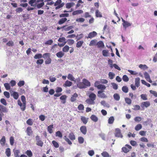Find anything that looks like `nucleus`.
Returning <instances> with one entry per match:
<instances>
[{
	"instance_id": "63",
	"label": "nucleus",
	"mask_w": 157,
	"mask_h": 157,
	"mask_svg": "<svg viewBox=\"0 0 157 157\" xmlns=\"http://www.w3.org/2000/svg\"><path fill=\"white\" fill-rule=\"evenodd\" d=\"M141 98L144 100H147V95L146 94H142L140 95Z\"/></svg>"
},
{
	"instance_id": "7",
	"label": "nucleus",
	"mask_w": 157,
	"mask_h": 157,
	"mask_svg": "<svg viewBox=\"0 0 157 157\" xmlns=\"http://www.w3.org/2000/svg\"><path fill=\"white\" fill-rule=\"evenodd\" d=\"M81 132L84 135H86L87 132V129L85 126H81L80 129Z\"/></svg>"
},
{
	"instance_id": "5",
	"label": "nucleus",
	"mask_w": 157,
	"mask_h": 157,
	"mask_svg": "<svg viewBox=\"0 0 157 157\" xmlns=\"http://www.w3.org/2000/svg\"><path fill=\"white\" fill-rule=\"evenodd\" d=\"M97 35V33L95 31H93L89 33L88 36L86 37L87 38L91 39L95 36Z\"/></svg>"
},
{
	"instance_id": "23",
	"label": "nucleus",
	"mask_w": 157,
	"mask_h": 157,
	"mask_svg": "<svg viewBox=\"0 0 157 157\" xmlns=\"http://www.w3.org/2000/svg\"><path fill=\"white\" fill-rule=\"evenodd\" d=\"M139 67L141 69H143L144 70H145L148 68V67L145 64H140L139 66Z\"/></svg>"
},
{
	"instance_id": "18",
	"label": "nucleus",
	"mask_w": 157,
	"mask_h": 157,
	"mask_svg": "<svg viewBox=\"0 0 157 157\" xmlns=\"http://www.w3.org/2000/svg\"><path fill=\"white\" fill-rule=\"evenodd\" d=\"M96 45L98 48H103L104 46V43L103 41H100L96 44Z\"/></svg>"
},
{
	"instance_id": "30",
	"label": "nucleus",
	"mask_w": 157,
	"mask_h": 157,
	"mask_svg": "<svg viewBox=\"0 0 157 157\" xmlns=\"http://www.w3.org/2000/svg\"><path fill=\"white\" fill-rule=\"evenodd\" d=\"M53 128V125L51 124L48 127V131L51 134L53 132L52 128Z\"/></svg>"
},
{
	"instance_id": "55",
	"label": "nucleus",
	"mask_w": 157,
	"mask_h": 157,
	"mask_svg": "<svg viewBox=\"0 0 157 157\" xmlns=\"http://www.w3.org/2000/svg\"><path fill=\"white\" fill-rule=\"evenodd\" d=\"M111 85L114 89L116 90L118 89V86L117 84L114 82H111Z\"/></svg>"
},
{
	"instance_id": "28",
	"label": "nucleus",
	"mask_w": 157,
	"mask_h": 157,
	"mask_svg": "<svg viewBox=\"0 0 157 157\" xmlns=\"http://www.w3.org/2000/svg\"><path fill=\"white\" fill-rule=\"evenodd\" d=\"M113 97L114 99L117 101H118L120 99V96L118 94L116 93L114 94Z\"/></svg>"
},
{
	"instance_id": "58",
	"label": "nucleus",
	"mask_w": 157,
	"mask_h": 157,
	"mask_svg": "<svg viewBox=\"0 0 157 157\" xmlns=\"http://www.w3.org/2000/svg\"><path fill=\"white\" fill-rule=\"evenodd\" d=\"M21 100L23 102V103L25 105H26V101L25 97L24 95H22L21 96Z\"/></svg>"
},
{
	"instance_id": "8",
	"label": "nucleus",
	"mask_w": 157,
	"mask_h": 157,
	"mask_svg": "<svg viewBox=\"0 0 157 157\" xmlns=\"http://www.w3.org/2000/svg\"><path fill=\"white\" fill-rule=\"evenodd\" d=\"M82 83L85 86L86 88L87 86H90V82L85 78H84L82 80Z\"/></svg>"
},
{
	"instance_id": "6",
	"label": "nucleus",
	"mask_w": 157,
	"mask_h": 157,
	"mask_svg": "<svg viewBox=\"0 0 157 157\" xmlns=\"http://www.w3.org/2000/svg\"><path fill=\"white\" fill-rule=\"evenodd\" d=\"M17 104L18 105L20 106L21 109L22 111H24L25 110V108H26V105H25L24 106V104H23H23L21 102V101L18 100L17 101Z\"/></svg>"
},
{
	"instance_id": "26",
	"label": "nucleus",
	"mask_w": 157,
	"mask_h": 157,
	"mask_svg": "<svg viewBox=\"0 0 157 157\" xmlns=\"http://www.w3.org/2000/svg\"><path fill=\"white\" fill-rule=\"evenodd\" d=\"M90 119L94 122H97L98 120V118L94 115H92L90 117Z\"/></svg>"
},
{
	"instance_id": "27",
	"label": "nucleus",
	"mask_w": 157,
	"mask_h": 157,
	"mask_svg": "<svg viewBox=\"0 0 157 157\" xmlns=\"http://www.w3.org/2000/svg\"><path fill=\"white\" fill-rule=\"evenodd\" d=\"M106 87L104 85L100 84L98 86V89L99 90H105V89Z\"/></svg>"
},
{
	"instance_id": "21",
	"label": "nucleus",
	"mask_w": 157,
	"mask_h": 157,
	"mask_svg": "<svg viewBox=\"0 0 157 157\" xmlns=\"http://www.w3.org/2000/svg\"><path fill=\"white\" fill-rule=\"evenodd\" d=\"M64 55V53L62 51H60L56 54V56L59 58H61L63 57Z\"/></svg>"
},
{
	"instance_id": "56",
	"label": "nucleus",
	"mask_w": 157,
	"mask_h": 157,
	"mask_svg": "<svg viewBox=\"0 0 157 157\" xmlns=\"http://www.w3.org/2000/svg\"><path fill=\"white\" fill-rule=\"evenodd\" d=\"M25 153L29 157H32L33 155L32 153L30 150H27Z\"/></svg>"
},
{
	"instance_id": "42",
	"label": "nucleus",
	"mask_w": 157,
	"mask_h": 157,
	"mask_svg": "<svg viewBox=\"0 0 157 157\" xmlns=\"http://www.w3.org/2000/svg\"><path fill=\"white\" fill-rule=\"evenodd\" d=\"M78 143L80 144H82L83 143L84 141V139L81 136H79L78 137Z\"/></svg>"
},
{
	"instance_id": "12",
	"label": "nucleus",
	"mask_w": 157,
	"mask_h": 157,
	"mask_svg": "<svg viewBox=\"0 0 157 157\" xmlns=\"http://www.w3.org/2000/svg\"><path fill=\"white\" fill-rule=\"evenodd\" d=\"M83 13V11L82 10H78L73 11L72 14L73 15H76L82 13Z\"/></svg>"
},
{
	"instance_id": "17",
	"label": "nucleus",
	"mask_w": 157,
	"mask_h": 157,
	"mask_svg": "<svg viewBox=\"0 0 157 157\" xmlns=\"http://www.w3.org/2000/svg\"><path fill=\"white\" fill-rule=\"evenodd\" d=\"M86 102L89 105H94L95 104L94 101L90 98L87 99L86 101Z\"/></svg>"
},
{
	"instance_id": "22",
	"label": "nucleus",
	"mask_w": 157,
	"mask_h": 157,
	"mask_svg": "<svg viewBox=\"0 0 157 157\" xmlns=\"http://www.w3.org/2000/svg\"><path fill=\"white\" fill-rule=\"evenodd\" d=\"M83 43V41L82 40H80L78 41L76 44V47L77 48H79L81 47Z\"/></svg>"
},
{
	"instance_id": "24",
	"label": "nucleus",
	"mask_w": 157,
	"mask_h": 157,
	"mask_svg": "<svg viewBox=\"0 0 157 157\" xmlns=\"http://www.w3.org/2000/svg\"><path fill=\"white\" fill-rule=\"evenodd\" d=\"M66 98L67 96L66 95H63L60 97V99L62 100V102L63 104H64L66 102Z\"/></svg>"
},
{
	"instance_id": "45",
	"label": "nucleus",
	"mask_w": 157,
	"mask_h": 157,
	"mask_svg": "<svg viewBox=\"0 0 157 157\" xmlns=\"http://www.w3.org/2000/svg\"><path fill=\"white\" fill-rule=\"evenodd\" d=\"M115 76V74L112 72H109V77L110 79H113Z\"/></svg>"
},
{
	"instance_id": "2",
	"label": "nucleus",
	"mask_w": 157,
	"mask_h": 157,
	"mask_svg": "<svg viewBox=\"0 0 157 157\" xmlns=\"http://www.w3.org/2000/svg\"><path fill=\"white\" fill-rule=\"evenodd\" d=\"M150 103L149 101H146L141 103L140 106L143 109L147 108L150 105Z\"/></svg>"
},
{
	"instance_id": "36",
	"label": "nucleus",
	"mask_w": 157,
	"mask_h": 157,
	"mask_svg": "<svg viewBox=\"0 0 157 157\" xmlns=\"http://www.w3.org/2000/svg\"><path fill=\"white\" fill-rule=\"evenodd\" d=\"M101 155L103 157H111V156H110L108 153L106 151L103 152Z\"/></svg>"
},
{
	"instance_id": "40",
	"label": "nucleus",
	"mask_w": 157,
	"mask_h": 157,
	"mask_svg": "<svg viewBox=\"0 0 157 157\" xmlns=\"http://www.w3.org/2000/svg\"><path fill=\"white\" fill-rule=\"evenodd\" d=\"M42 57V56L40 53H38L36 54L34 57L35 59H40Z\"/></svg>"
},
{
	"instance_id": "16",
	"label": "nucleus",
	"mask_w": 157,
	"mask_h": 157,
	"mask_svg": "<svg viewBox=\"0 0 157 157\" xmlns=\"http://www.w3.org/2000/svg\"><path fill=\"white\" fill-rule=\"evenodd\" d=\"M0 108H1V110L4 113H7L8 110L7 108L2 105H0Z\"/></svg>"
},
{
	"instance_id": "52",
	"label": "nucleus",
	"mask_w": 157,
	"mask_h": 157,
	"mask_svg": "<svg viewBox=\"0 0 157 157\" xmlns=\"http://www.w3.org/2000/svg\"><path fill=\"white\" fill-rule=\"evenodd\" d=\"M36 0H31L29 2V4L32 6H35L36 4H33L36 2Z\"/></svg>"
},
{
	"instance_id": "64",
	"label": "nucleus",
	"mask_w": 157,
	"mask_h": 157,
	"mask_svg": "<svg viewBox=\"0 0 157 157\" xmlns=\"http://www.w3.org/2000/svg\"><path fill=\"white\" fill-rule=\"evenodd\" d=\"M65 40L66 39L64 37L59 38L58 40V41L60 42H62V43L64 42H66Z\"/></svg>"
},
{
	"instance_id": "15",
	"label": "nucleus",
	"mask_w": 157,
	"mask_h": 157,
	"mask_svg": "<svg viewBox=\"0 0 157 157\" xmlns=\"http://www.w3.org/2000/svg\"><path fill=\"white\" fill-rule=\"evenodd\" d=\"M75 4V3L73 2H68L66 4V6L67 8L69 9L73 6Z\"/></svg>"
},
{
	"instance_id": "44",
	"label": "nucleus",
	"mask_w": 157,
	"mask_h": 157,
	"mask_svg": "<svg viewBox=\"0 0 157 157\" xmlns=\"http://www.w3.org/2000/svg\"><path fill=\"white\" fill-rule=\"evenodd\" d=\"M142 126L141 124H139L137 125L135 127V129L136 131H138L141 129Z\"/></svg>"
},
{
	"instance_id": "19",
	"label": "nucleus",
	"mask_w": 157,
	"mask_h": 157,
	"mask_svg": "<svg viewBox=\"0 0 157 157\" xmlns=\"http://www.w3.org/2000/svg\"><path fill=\"white\" fill-rule=\"evenodd\" d=\"M77 85V87L80 89L85 88L86 87L84 85L83 83L81 82L78 83Z\"/></svg>"
},
{
	"instance_id": "13",
	"label": "nucleus",
	"mask_w": 157,
	"mask_h": 157,
	"mask_svg": "<svg viewBox=\"0 0 157 157\" xmlns=\"http://www.w3.org/2000/svg\"><path fill=\"white\" fill-rule=\"evenodd\" d=\"M140 79L139 78H135V85L137 87H138L140 86Z\"/></svg>"
},
{
	"instance_id": "9",
	"label": "nucleus",
	"mask_w": 157,
	"mask_h": 157,
	"mask_svg": "<svg viewBox=\"0 0 157 157\" xmlns=\"http://www.w3.org/2000/svg\"><path fill=\"white\" fill-rule=\"evenodd\" d=\"M78 96V94L76 93H75L74 94L72 95L71 97V102H73L75 101L76 99V98Z\"/></svg>"
},
{
	"instance_id": "34",
	"label": "nucleus",
	"mask_w": 157,
	"mask_h": 157,
	"mask_svg": "<svg viewBox=\"0 0 157 157\" xmlns=\"http://www.w3.org/2000/svg\"><path fill=\"white\" fill-rule=\"evenodd\" d=\"M81 120L84 124H86L88 122V118H86L84 117H81Z\"/></svg>"
},
{
	"instance_id": "39",
	"label": "nucleus",
	"mask_w": 157,
	"mask_h": 157,
	"mask_svg": "<svg viewBox=\"0 0 157 157\" xmlns=\"http://www.w3.org/2000/svg\"><path fill=\"white\" fill-rule=\"evenodd\" d=\"M5 142L6 139L5 137L3 136L0 140V143L2 146H4L5 145Z\"/></svg>"
},
{
	"instance_id": "10",
	"label": "nucleus",
	"mask_w": 157,
	"mask_h": 157,
	"mask_svg": "<svg viewBox=\"0 0 157 157\" xmlns=\"http://www.w3.org/2000/svg\"><path fill=\"white\" fill-rule=\"evenodd\" d=\"M26 132L29 136H30L32 135V131L31 127H28L26 129Z\"/></svg>"
},
{
	"instance_id": "20",
	"label": "nucleus",
	"mask_w": 157,
	"mask_h": 157,
	"mask_svg": "<svg viewBox=\"0 0 157 157\" xmlns=\"http://www.w3.org/2000/svg\"><path fill=\"white\" fill-rule=\"evenodd\" d=\"M67 78L68 79L71 81L75 82V78L71 74H69L68 75Z\"/></svg>"
},
{
	"instance_id": "4",
	"label": "nucleus",
	"mask_w": 157,
	"mask_h": 157,
	"mask_svg": "<svg viewBox=\"0 0 157 157\" xmlns=\"http://www.w3.org/2000/svg\"><path fill=\"white\" fill-rule=\"evenodd\" d=\"M103 90H99L98 91V96L100 98H105L107 97V96L104 93H103L104 92Z\"/></svg>"
},
{
	"instance_id": "50",
	"label": "nucleus",
	"mask_w": 157,
	"mask_h": 157,
	"mask_svg": "<svg viewBox=\"0 0 157 157\" xmlns=\"http://www.w3.org/2000/svg\"><path fill=\"white\" fill-rule=\"evenodd\" d=\"M69 49V47L68 45L65 46L63 48L62 50L63 52H68Z\"/></svg>"
},
{
	"instance_id": "35",
	"label": "nucleus",
	"mask_w": 157,
	"mask_h": 157,
	"mask_svg": "<svg viewBox=\"0 0 157 157\" xmlns=\"http://www.w3.org/2000/svg\"><path fill=\"white\" fill-rule=\"evenodd\" d=\"M63 30L66 31H69L73 28L72 26L67 27L66 26H63Z\"/></svg>"
},
{
	"instance_id": "57",
	"label": "nucleus",
	"mask_w": 157,
	"mask_h": 157,
	"mask_svg": "<svg viewBox=\"0 0 157 157\" xmlns=\"http://www.w3.org/2000/svg\"><path fill=\"white\" fill-rule=\"evenodd\" d=\"M36 144L42 147L43 144V142L41 140L36 142Z\"/></svg>"
},
{
	"instance_id": "41",
	"label": "nucleus",
	"mask_w": 157,
	"mask_h": 157,
	"mask_svg": "<svg viewBox=\"0 0 157 157\" xmlns=\"http://www.w3.org/2000/svg\"><path fill=\"white\" fill-rule=\"evenodd\" d=\"M67 44L69 45H71L75 43V41L73 40L68 39L66 41Z\"/></svg>"
},
{
	"instance_id": "47",
	"label": "nucleus",
	"mask_w": 157,
	"mask_h": 157,
	"mask_svg": "<svg viewBox=\"0 0 157 157\" xmlns=\"http://www.w3.org/2000/svg\"><path fill=\"white\" fill-rule=\"evenodd\" d=\"M95 14L96 16L97 17H102L101 14L100 12H99L98 10H96Z\"/></svg>"
},
{
	"instance_id": "59",
	"label": "nucleus",
	"mask_w": 157,
	"mask_h": 157,
	"mask_svg": "<svg viewBox=\"0 0 157 157\" xmlns=\"http://www.w3.org/2000/svg\"><path fill=\"white\" fill-rule=\"evenodd\" d=\"M125 102L128 104L130 105L131 103V100L128 98H125Z\"/></svg>"
},
{
	"instance_id": "25",
	"label": "nucleus",
	"mask_w": 157,
	"mask_h": 157,
	"mask_svg": "<svg viewBox=\"0 0 157 157\" xmlns=\"http://www.w3.org/2000/svg\"><path fill=\"white\" fill-rule=\"evenodd\" d=\"M11 95L15 99H17L18 98V94L16 92H13L12 94H11Z\"/></svg>"
},
{
	"instance_id": "14",
	"label": "nucleus",
	"mask_w": 157,
	"mask_h": 157,
	"mask_svg": "<svg viewBox=\"0 0 157 157\" xmlns=\"http://www.w3.org/2000/svg\"><path fill=\"white\" fill-rule=\"evenodd\" d=\"M96 96L95 94L94 93H92L89 95V97L90 99H92L93 101H94L96 98Z\"/></svg>"
},
{
	"instance_id": "46",
	"label": "nucleus",
	"mask_w": 157,
	"mask_h": 157,
	"mask_svg": "<svg viewBox=\"0 0 157 157\" xmlns=\"http://www.w3.org/2000/svg\"><path fill=\"white\" fill-rule=\"evenodd\" d=\"M122 90L125 93H127L128 92V87L126 86H124L122 88Z\"/></svg>"
},
{
	"instance_id": "60",
	"label": "nucleus",
	"mask_w": 157,
	"mask_h": 157,
	"mask_svg": "<svg viewBox=\"0 0 157 157\" xmlns=\"http://www.w3.org/2000/svg\"><path fill=\"white\" fill-rule=\"evenodd\" d=\"M64 139L66 142H67L69 144L71 145L72 144V142L69 140V139L66 136H64Z\"/></svg>"
},
{
	"instance_id": "31",
	"label": "nucleus",
	"mask_w": 157,
	"mask_h": 157,
	"mask_svg": "<svg viewBox=\"0 0 157 157\" xmlns=\"http://www.w3.org/2000/svg\"><path fill=\"white\" fill-rule=\"evenodd\" d=\"M5 153L7 157H10L11 155L10 149V148L6 149Z\"/></svg>"
},
{
	"instance_id": "61",
	"label": "nucleus",
	"mask_w": 157,
	"mask_h": 157,
	"mask_svg": "<svg viewBox=\"0 0 157 157\" xmlns=\"http://www.w3.org/2000/svg\"><path fill=\"white\" fill-rule=\"evenodd\" d=\"M108 51L107 50H103L102 51V55L104 56H108Z\"/></svg>"
},
{
	"instance_id": "33",
	"label": "nucleus",
	"mask_w": 157,
	"mask_h": 157,
	"mask_svg": "<svg viewBox=\"0 0 157 157\" xmlns=\"http://www.w3.org/2000/svg\"><path fill=\"white\" fill-rule=\"evenodd\" d=\"M114 120V119L113 117L112 116L110 117L108 120V123L110 124H112L113 123Z\"/></svg>"
},
{
	"instance_id": "53",
	"label": "nucleus",
	"mask_w": 157,
	"mask_h": 157,
	"mask_svg": "<svg viewBox=\"0 0 157 157\" xmlns=\"http://www.w3.org/2000/svg\"><path fill=\"white\" fill-rule=\"evenodd\" d=\"M52 144H53L54 146L56 148H58L59 147V144L56 141L53 140L52 141Z\"/></svg>"
},
{
	"instance_id": "48",
	"label": "nucleus",
	"mask_w": 157,
	"mask_h": 157,
	"mask_svg": "<svg viewBox=\"0 0 157 157\" xmlns=\"http://www.w3.org/2000/svg\"><path fill=\"white\" fill-rule=\"evenodd\" d=\"M4 86L7 90H9L10 89V86L9 83H6L4 84Z\"/></svg>"
},
{
	"instance_id": "49",
	"label": "nucleus",
	"mask_w": 157,
	"mask_h": 157,
	"mask_svg": "<svg viewBox=\"0 0 157 157\" xmlns=\"http://www.w3.org/2000/svg\"><path fill=\"white\" fill-rule=\"evenodd\" d=\"M69 137L70 139L72 140H75V136L73 133H70Z\"/></svg>"
},
{
	"instance_id": "38",
	"label": "nucleus",
	"mask_w": 157,
	"mask_h": 157,
	"mask_svg": "<svg viewBox=\"0 0 157 157\" xmlns=\"http://www.w3.org/2000/svg\"><path fill=\"white\" fill-rule=\"evenodd\" d=\"M97 40H91L89 44L90 46H93L96 45Z\"/></svg>"
},
{
	"instance_id": "3",
	"label": "nucleus",
	"mask_w": 157,
	"mask_h": 157,
	"mask_svg": "<svg viewBox=\"0 0 157 157\" xmlns=\"http://www.w3.org/2000/svg\"><path fill=\"white\" fill-rule=\"evenodd\" d=\"M115 136L118 137L122 138L123 136L121 133V130L118 128L116 129Z\"/></svg>"
},
{
	"instance_id": "11",
	"label": "nucleus",
	"mask_w": 157,
	"mask_h": 157,
	"mask_svg": "<svg viewBox=\"0 0 157 157\" xmlns=\"http://www.w3.org/2000/svg\"><path fill=\"white\" fill-rule=\"evenodd\" d=\"M72 84V82L69 81L68 80L66 81L64 84H63L64 87H70L71 86Z\"/></svg>"
},
{
	"instance_id": "51",
	"label": "nucleus",
	"mask_w": 157,
	"mask_h": 157,
	"mask_svg": "<svg viewBox=\"0 0 157 157\" xmlns=\"http://www.w3.org/2000/svg\"><path fill=\"white\" fill-rule=\"evenodd\" d=\"M25 82L24 81H20L17 83V85L19 87H21L24 86L25 84Z\"/></svg>"
},
{
	"instance_id": "37",
	"label": "nucleus",
	"mask_w": 157,
	"mask_h": 157,
	"mask_svg": "<svg viewBox=\"0 0 157 157\" xmlns=\"http://www.w3.org/2000/svg\"><path fill=\"white\" fill-rule=\"evenodd\" d=\"M67 20V19L66 18H62L59 20L58 22V24L61 25L63 24Z\"/></svg>"
},
{
	"instance_id": "54",
	"label": "nucleus",
	"mask_w": 157,
	"mask_h": 157,
	"mask_svg": "<svg viewBox=\"0 0 157 157\" xmlns=\"http://www.w3.org/2000/svg\"><path fill=\"white\" fill-rule=\"evenodd\" d=\"M56 136H58L61 138L62 137L63 135L60 131L56 132Z\"/></svg>"
},
{
	"instance_id": "43",
	"label": "nucleus",
	"mask_w": 157,
	"mask_h": 157,
	"mask_svg": "<svg viewBox=\"0 0 157 157\" xmlns=\"http://www.w3.org/2000/svg\"><path fill=\"white\" fill-rule=\"evenodd\" d=\"M13 152L15 157H19V154L20 153V151L19 150L14 149Z\"/></svg>"
},
{
	"instance_id": "29",
	"label": "nucleus",
	"mask_w": 157,
	"mask_h": 157,
	"mask_svg": "<svg viewBox=\"0 0 157 157\" xmlns=\"http://www.w3.org/2000/svg\"><path fill=\"white\" fill-rule=\"evenodd\" d=\"M122 25L126 29L127 27L130 26L131 25V24L126 21L124 23H123Z\"/></svg>"
},
{
	"instance_id": "32",
	"label": "nucleus",
	"mask_w": 157,
	"mask_h": 157,
	"mask_svg": "<svg viewBox=\"0 0 157 157\" xmlns=\"http://www.w3.org/2000/svg\"><path fill=\"white\" fill-rule=\"evenodd\" d=\"M50 53H46L44 54L42 56V57L44 59H47L50 58Z\"/></svg>"
},
{
	"instance_id": "1",
	"label": "nucleus",
	"mask_w": 157,
	"mask_h": 157,
	"mask_svg": "<svg viewBox=\"0 0 157 157\" xmlns=\"http://www.w3.org/2000/svg\"><path fill=\"white\" fill-rule=\"evenodd\" d=\"M62 1L61 0H57L54 3V6H56L55 9L58 10L63 6L64 5V3H61Z\"/></svg>"
},
{
	"instance_id": "62",
	"label": "nucleus",
	"mask_w": 157,
	"mask_h": 157,
	"mask_svg": "<svg viewBox=\"0 0 157 157\" xmlns=\"http://www.w3.org/2000/svg\"><path fill=\"white\" fill-rule=\"evenodd\" d=\"M27 124L30 125H32L33 124V120L31 119H29L26 121Z\"/></svg>"
}]
</instances>
